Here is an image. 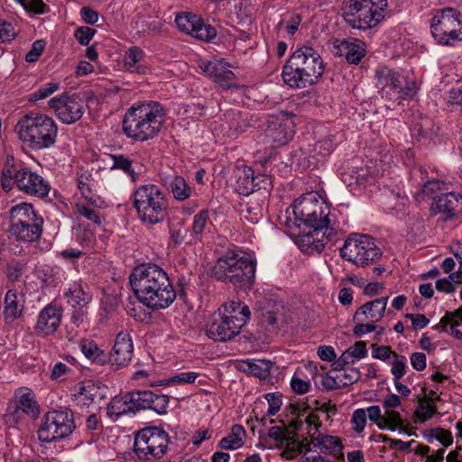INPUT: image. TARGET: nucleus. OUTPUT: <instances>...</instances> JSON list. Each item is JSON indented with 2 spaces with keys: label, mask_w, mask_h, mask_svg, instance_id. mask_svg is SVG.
I'll return each instance as SVG.
<instances>
[{
  "label": "nucleus",
  "mask_w": 462,
  "mask_h": 462,
  "mask_svg": "<svg viewBox=\"0 0 462 462\" xmlns=\"http://www.w3.org/2000/svg\"><path fill=\"white\" fill-rule=\"evenodd\" d=\"M436 412L437 407L431 402V396H424L419 400L415 416L420 422L430 420Z\"/></svg>",
  "instance_id": "a19ab883"
},
{
  "label": "nucleus",
  "mask_w": 462,
  "mask_h": 462,
  "mask_svg": "<svg viewBox=\"0 0 462 462\" xmlns=\"http://www.w3.org/2000/svg\"><path fill=\"white\" fill-rule=\"evenodd\" d=\"M14 397L16 402L10 405L5 415L6 420L12 423H17L23 414L31 418H36L40 413V406L35 399L34 393L29 388H19L16 390Z\"/></svg>",
  "instance_id": "dca6fc26"
},
{
  "label": "nucleus",
  "mask_w": 462,
  "mask_h": 462,
  "mask_svg": "<svg viewBox=\"0 0 462 462\" xmlns=\"http://www.w3.org/2000/svg\"><path fill=\"white\" fill-rule=\"evenodd\" d=\"M448 104L454 111H462V86L452 88L448 91Z\"/></svg>",
  "instance_id": "13d9d810"
},
{
  "label": "nucleus",
  "mask_w": 462,
  "mask_h": 462,
  "mask_svg": "<svg viewBox=\"0 0 462 462\" xmlns=\"http://www.w3.org/2000/svg\"><path fill=\"white\" fill-rule=\"evenodd\" d=\"M144 57L145 54L142 49L137 46H132L124 54V65L130 72L145 74L148 68L143 64Z\"/></svg>",
  "instance_id": "7c9ffc66"
},
{
  "label": "nucleus",
  "mask_w": 462,
  "mask_h": 462,
  "mask_svg": "<svg viewBox=\"0 0 462 462\" xmlns=\"http://www.w3.org/2000/svg\"><path fill=\"white\" fill-rule=\"evenodd\" d=\"M228 63L224 60H211L203 62L201 69L209 77L214 78L223 88H229L233 81L236 79V75L229 70Z\"/></svg>",
  "instance_id": "b1692460"
},
{
  "label": "nucleus",
  "mask_w": 462,
  "mask_h": 462,
  "mask_svg": "<svg viewBox=\"0 0 462 462\" xmlns=\"http://www.w3.org/2000/svg\"><path fill=\"white\" fill-rule=\"evenodd\" d=\"M199 374L196 372H182L179 374L171 376L168 379L159 381L157 383H152L154 385H169L171 383H193L199 377Z\"/></svg>",
  "instance_id": "09e8293b"
},
{
  "label": "nucleus",
  "mask_w": 462,
  "mask_h": 462,
  "mask_svg": "<svg viewBox=\"0 0 462 462\" xmlns=\"http://www.w3.org/2000/svg\"><path fill=\"white\" fill-rule=\"evenodd\" d=\"M80 348L86 357L92 359L97 364H104L106 360L105 352L101 350L93 340L82 339Z\"/></svg>",
  "instance_id": "ea45409f"
},
{
  "label": "nucleus",
  "mask_w": 462,
  "mask_h": 462,
  "mask_svg": "<svg viewBox=\"0 0 462 462\" xmlns=\"http://www.w3.org/2000/svg\"><path fill=\"white\" fill-rule=\"evenodd\" d=\"M387 0H343L342 12L346 23L354 29L375 27L383 18Z\"/></svg>",
  "instance_id": "6e6552de"
},
{
  "label": "nucleus",
  "mask_w": 462,
  "mask_h": 462,
  "mask_svg": "<svg viewBox=\"0 0 462 462\" xmlns=\"http://www.w3.org/2000/svg\"><path fill=\"white\" fill-rule=\"evenodd\" d=\"M304 441H298L293 436L289 435L282 443L276 445V448L282 449L281 457L285 460L296 458L302 451Z\"/></svg>",
  "instance_id": "e433bc0d"
},
{
  "label": "nucleus",
  "mask_w": 462,
  "mask_h": 462,
  "mask_svg": "<svg viewBox=\"0 0 462 462\" xmlns=\"http://www.w3.org/2000/svg\"><path fill=\"white\" fill-rule=\"evenodd\" d=\"M449 323H455V325L462 324V306L453 312H447L444 317L441 318L439 325L444 330L448 331L447 327Z\"/></svg>",
  "instance_id": "e2e57ef3"
},
{
  "label": "nucleus",
  "mask_w": 462,
  "mask_h": 462,
  "mask_svg": "<svg viewBox=\"0 0 462 462\" xmlns=\"http://www.w3.org/2000/svg\"><path fill=\"white\" fill-rule=\"evenodd\" d=\"M112 169H119L127 173L133 181L138 179L142 171L143 166L136 162H134L124 155H113Z\"/></svg>",
  "instance_id": "4c0bfd02"
},
{
  "label": "nucleus",
  "mask_w": 462,
  "mask_h": 462,
  "mask_svg": "<svg viewBox=\"0 0 462 462\" xmlns=\"http://www.w3.org/2000/svg\"><path fill=\"white\" fill-rule=\"evenodd\" d=\"M382 255L381 248L371 236L358 233L350 234L340 248L343 259L361 267L376 263Z\"/></svg>",
  "instance_id": "1a4fd4ad"
},
{
  "label": "nucleus",
  "mask_w": 462,
  "mask_h": 462,
  "mask_svg": "<svg viewBox=\"0 0 462 462\" xmlns=\"http://www.w3.org/2000/svg\"><path fill=\"white\" fill-rule=\"evenodd\" d=\"M376 87L381 89L382 97L398 101L411 99L417 93L414 81H407L399 72L386 66L375 69Z\"/></svg>",
  "instance_id": "9d476101"
},
{
  "label": "nucleus",
  "mask_w": 462,
  "mask_h": 462,
  "mask_svg": "<svg viewBox=\"0 0 462 462\" xmlns=\"http://www.w3.org/2000/svg\"><path fill=\"white\" fill-rule=\"evenodd\" d=\"M325 66L319 52L310 46L298 48L282 68L285 84L294 88H305L316 84L324 73Z\"/></svg>",
  "instance_id": "7ed1b4c3"
},
{
  "label": "nucleus",
  "mask_w": 462,
  "mask_h": 462,
  "mask_svg": "<svg viewBox=\"0 0 462 462\" xmlns=\"http://www.w3.org/2000/svg\"><path fill=\"white\" fill-rule=\"evenodd\" d=\"M166 113L156 101H145L132 106L125 114L124 134L137 142L153 139L161 132Z\"/></svg>",
  "instance_id": "f03ea898"
},
{
  "label": "nucleus",
  "mask_w": 462,
  "mask_h": 462,
  "mask_svg": "<svg viewBox=\"0 0 462 462\" xmlns=\"http://www.w3.org/2000/svg\"><path fill=\"white\" fill-rule=\"evenodd\" d=\"M431 34L440 44L451 45L462 41V21L460 13L453 8L438 10L431 19Z\"/></svg>",
  "instance_id": "ddd939ff"
},
{
  "label": "nucleus",
  "mask_w": 462,
  "mask_h": 462,
  "mask_svg": "<svg viewBox=\"0 0 462 462\" xmlns=\"http://www.w3.org/2000/svg\"><path fill=\"white\" fill-rule=\"evenodd\" d=\"M319 207L325 208V203L317 199L314 195L310 194L300 197L295 201L293 214L298 220L304 223L310 216L318 212V209L319 210Z\"/></svg>",
  "instance_id": "cd10ccee"
},
{
  "label": "nucleus",
  "mask_w": 462,
  "mask_h": 462,
  "mask_svg": "<svg viewBox=\"0 0 462 462\" xmlns=\"http://www.w3.org/2000/svg\"><path fill=\"white\" fill-rule=\"evenodd\" d=\"M133 413L132 406H130V402L126 400V394L123 397L114 398L106 407V414L109 418L114 420L119 419L120 416Z\"/></svg>",
  "instance_id": "58836bf2"
},
{
  "label": "nucleus",
  "mask_w": 462,
  "mask_h": 462,
  "mask_svg": "<svg viewBox=\"0 0 462 462\" xmlns=\"http://www.w3.org/2000/svg\"><path fill=\"white\" fill-rule=\"evenodd\" d=\"M64 298L71 307L79 309H83L91 300V296L84 291L80 282L69 284L64 292Z\"/></svg>",
  "instance_id": "473e14b6"
},
{
  "label": "nucleus",
  "mask_w": 462,
  "mask_h": 462,
  "mask_svg": "<svg viewBox=\"0 0 462 462\" xmlns=\"http://www.w3.org/2000/svg\"><path fill=\"white\" fill-rule=\"evenodd\" d=\"M383 419L388 423V429L390 430H400L401 431H405V427L403 426V421L401 418V415L398 411H387L383 415Z\"/></svg>",
  "instance_id": "052dcab7"
},
{
  "label": "nucleus",
  "mask_w": 462,
  "mask_h": 462,
  "mask_svg": "<svg viewBox=\"0 0 462 462\" xmlns=\"http://www.w3.org/2000/svg\"><path fill=\"white\" fill-rule=\"evenodd\" d=\"M134 344L128 331H120L115 339L110 352L109 364L114 370H119L129 365L133 358Z\"/></svg>",
  "instance_id": "6ab92c4d"
},
{
  "label": "nucleus",
  "mask_w": 462,
  "mask_h": 462,
  "mask_svg": "<svg viewBox=\"0 0 462 462\" xmlns=\"http://www.w3.org/2000/svg\"><path fill=\"white\" fill-rule=\"evenodd\" d=\"M352 374L351 378L348 380H343L341 375L337 374L336 376L325 375L322 376L321 383L327 390L338 389L342 386L351 384L359 379L360 373L358 371H352Z\"/></svg>",
  "instance_id": "79ce46f5"
},
{
  "label": "nucleus",
  "mask_w": 462,
  "mask_h": 462,
  "mask_svg": "<svg viewBox=\"0 0 462 462\" xmlns=\"http://www.w3.org/2000/svg\"><path fill=\"white\" fill-rule=\"evenodd\" d=\"M236 176V189L239 194L248 196L261 189L263 191L260 194L268 193L271 180L267 175H255L252 168L243 167L237 169Z\"/></svg>",
  "instance_id": "f3484780"
},
{
  "label": "nucleus",
  "mask_w": 462,
  "mask_h": 462,
  "mask_svg": "<svg viewBox=\"0 0 462 462\" xmlns=\"http://www.w3.org/2000/svg\"><path fill=\"white\" fill-rule=\"evenodd\" d=\"M246 436L243 426L236 424L231 428L230 433L222 438L218 443L220 448L235 450L241 448Z\"/></svg>",
  "instance_id": "72a5a7b5"
},
{
  "label": "nucleus",
  "mask_w": 462,
  "mask_h": 462,
  "mask_svg": "<svg viewBox=\"0 0 462 462\" xmlns=\"http://www.w3.org/2000/svg\"><path fill=\"white\" fill-rule=\"evenodd\" d=\"M199 22V16L192 14H179L175 18V23L180 31L191 35L197 23Z\"/></svg>",
  "instance_id": "de8ad7c7"
},
{
  "label": "nucleus",
  "mask_w": 462,
  "mask_h": 462,
  "mask_svg": "<svg viewBox=\"0 0 462 462\" xmlns=\"http://www.w3.org/2000/svg\"><path fill=\"white\" fill-rule=\"evenodd\" d=\"M372 347V356L382 361H386L390 357L393 358V355L395 354L392 351L390 346L373 345Z\"/></svg>",
  "instance_id": "774afa93"
},
{
  "label": "nucleus",
  "mask_w": 462,
  "mask_h": 462,
  "mask_svg": "<svg viewBox=\"0 0 462 462\" xmlns=\"http://www.w3.org/2000/svg\"><path fill=\"white\" fill-rule=\"evenodd\" d=\"M447 184L439 180H428L421 188V192L428 197L437 196V192H446L448 190Z\"/></svg>",
  "instance_id": "5fc2aeb1"
},
{
  "label": "nucleus",
  "mask_w": 462,
  "mask_h": 462,
  "mask_svg": "<svg viewBox=\"0 0 462 462\" xmlns=\"http://www.w3.org/2000/svg\"><path fill=\"white\" fill-rule=\"evenodd\" d=\"M171 241L174 246L182 243H190L189 230L184 226L171 229Z\"/></svg>",
  "instance_id": "bf43d9fd"
},
{
  "label": "nucleus",
  "mask_w": 462,
  "mask_h": 462,
  "mask_svg": "<svg viewBox=\"0 0 462 462\" xmlns=\"http://www.w3.org/2000/svg\"><path fill=\"white\" fill-rule=\"evenodd\" d=\"M262 199H249L245 205H242L241 213L245 219L251 223H257L263 216V205L265 203L266 194H261Z\"/></svg>",
  "instance_id": "c9c22d12"
},
{
  "label": "nucleus",
  "mask_w": 462,
  "mask_h": 462,
  "mask_svg": "<svg viewBox=\"0 0 462 462\" xmlns=\"http://www.w3.org/2000/svg\"><path fill=\"white\" fill-rule=\"evenodd\" d=\"M60 88V84L57 82H49L41 86L36 91L31 94L30 100L37 101L44 99L56 92Z\"/></svg>",
  "instance_id": "864d4df0"
},
{
  "label": "nucleus",
  "mask_w": 462,
  "mask_h": 462,
  "mask_svg": "<svg viewBox=\"0 0 462 462\" xmlns=\"http://www.w3.org/2000/svg\"><path fill=\"white\" fill-rule=\"evenodd\" d=\"M387 303L388 297H382L365 303L355 312L356 319L360 321L361 318L364 321L366 319L374 323L381 320L384 316Z\"/></svg>",
  "instance_id": "a878e982"
},
{
  "label": "nucleus",
  "mask_w": 462,
  "mask_h": 462,
  "mask_svg": "<svg viewBox=\"0 0 462 462\" xmlns=\"http://www.w3.org/2000/svg\"><path fill=\"white\" fill-rule=\"evenodd\" d=\"M169 435L157 427L144 428L134 438V452L143 461L162 458L168 450Z\"/></svg>",
  "instance_id": "9b49d317"
},
{
  "label": "nucleus",
  "mask_w": 462,
  "mask_h": 462,
  "mask_svg": "<svg viewBox=\"0 0 462 462\" xmlns=\"http://www.w3.org/2000/svg\"><path fill=\"white\" fill-rule=\"evenodd\" d=\"M46 46V42L43 40L35 41L31 48V51L26 54L25 60L27 62H34L39 60L42 55L44 48Z\"/></svg>",
  "instance_id": "338daca9"
},
{
  "label": "nucleus",
  "mask_w": 462,
  "mask_h": 462,
  "mask_svg": "<svg viewBox=\"0 0 462 462\" xmlns=\"http://www.w3.org/2000/svg\"><path fill=\"white\" fill-rule=\"evenodd\" d=\"M218 312L241 328L247 323L251 315L248 306L239 300L226 302L219 308Z\"/></svg>",
  "instance_id": "393cba45"
},
{
  "label": "nucleus",
  "mask_w": 462,
  "mask_h": 462,
  "mask_svg": "<svg viewBox=\"0 0 462 462\" xmlns=\"http://www.w3.org/2000/svg\"><path fill=\"white\" fill-rule=\"evenodd\" d=\"M49 106L66 125L79 121L85 113L83 101L76 95L62 94L49 100Z\"/></svg>",
  "instance_id": "4468645a"
},
{
  "label": "nucleus",
  "mask_w": 462,
  "mask_h": 462,
  "mask_svg": "<svg viewBox=\"0 0 462 462\" xmlns=\"http://www.w3.org/2000/svg\"><path fill=\"white\" fill-rule=\"evenodd\" d=\"M272 363L266 360H246L239 364V369L259 378H266L270 374Z\"/></svg>",
  "instance_id": "f704fd0d"
},
{
  "label": "nucleus",
  "mask_w": 462,
  "mask_h": 462,
  "mask_svg": "<svg viewBox=\"0 0 462 462\" xmlns=\"http://www.w3.org/2000/svg\"><path fill=\"white\" fill-rule=\"evenodd\" d=\"M76 212L80 217L93 222L94 224L100 226L102 224V218L96 209L82 204L76 205Z\"/></svg>",
  "instance_id": "6e6d98bb"
},
{
  "label": "nucleus",
  "mask_w": 462,
  "mask_h": 462,
  "mask_svg": "<svg viewBox=\"0 0 462 462\" xmlns=\"http://www.w3.org/2000/svg\"><path fill=\"white\" fill-rule=\"evenodd\" d=\"M37 220H43L33 210L32 204L20 203L11 208L10 209V222L11 225H19L31 222H38Z\"/></svg>",
  "instance_id": "2f4dec72"
},
{
  "label": "nucleus",
  "mask_w": 462,
  "mask_h": 462,
  "mask_svg": "<svg viewBox=\"0 0 462 462\" xmlns=\"http://www.w3.org/2000/svg\"><path fill=\"white\" fill-rule=\"evenodd\" d=\"M317 211L318 212H314L304 222L306 226L312 227L313 231L303 236L302 241L306 242L309 245H314V248L317 250H321L324 248V244L319 240L316 243L314 236H318L323 229H328L330 222L328 218L329 208L325 204V208L319 207V210L318 209Z\"/></svg>",
  "instance_id": "4be33fe9"
},
{
  "label": "nucleus",
  "mask_w": 462,
  "mask_h": 462,
  "mask_svg": "<svg viewBox=\"0 0 462 462\" xmlns=\"http://www.w3.org/2000/svg\"><path fill=\"white\" fill-rule=\"evenodd\" d=\"M23 295L16 290H9L5 297L4 317L7 323L13 322L19 318L24 309Z\"/></svg>",
  "instance_id": "c85d7f7f"
},
{
  "label": "nucleus",
  "mask_w": 462,
  "mask_h": 462,
  "mask_svg": "<svg viewBox=\"0 0 462 462\" xmlns=\"http://www.w3.org/2000/svg\"><path fill=\"white\" fill-rule=\"evenodd\" d=\"M294 134L292 119L284 112L271 115L267 120L265 138L273 146L278 147L287 144Z\"/></svg>",
  "instance_id": "2eb2a0df"
},
{
  "label": "nucleus",
  "mask_w": 462,
  "mask_h": 462,
  "mask_svg": "<svg viewBox=\"0 0 462 462\" xmlns=\"http://www.w3.org/2000/svg\"><path fill=\"white\" fill-rule=\"evenodd\" d=\"M37 221L38 222L10 225L8 231L17 241L34 242L42 233L43 220Z\"/></svg>",
  "instance_id": "bb28decb"
},
{
  "label": "nucleus",
  "mask_w": 462,
  "mask_h": 462,
  "mask_svg": "<svg viewBox=\"0 0 462 462\" xmlns=\"http://www.w3.org/2000/svg\"><path fill=\"white\" fill-rule=\"evenodd\" d=\"M208 211L201 210L193 217L192 228L189 230L190 240L199 239L208 225Z\"/></svg>",
  "instance_id": "37998d69"
},
{
  "label": "nucleus",
  "mask_w": 462,
  "mask_h": 462,
  "mask_svg": "<svg viewBox=\"0 0 462 462\" xmlns=\"http://www.w3.org/2000/svg\"><path fill=\"white\" fill-rule=\"evenodd\" d=\"M133 205L138 218L144 225L162 223L168 217L169 202L166 195L154 184L137 187L133 194Z\"/></svg>",
  "instance_id": "0eeeda50"
},
{
  "label": "nucleus",
  "mask_w": 462,
  "mask_h": 462,
  "mask_svg": "<svg viewBox=\"0 0 462 462\" xmlns=\"http://www.w3.org/2000/svg\"><path fill=\"white\" fill-rule=\"evenodd\" d=\"M366 412L364 409H357L356 410L351 418V423L353 426L354 431L356 433H361L366 424Z\"/></svg>",
  "instance_id": "680f3d73"
},
{
  "label": "nucleus",
  "mask_w": 462,
  "mask_h": 462,
  "mask_svg": "<svg viewBox=\"0 0 462 462\" xmlns=\"http://www.w3.org/2000/svg\"><path fill=\"white\" fill-rule=\"evenodd\" d=\"M14 130L18 138L34 152L49 149L57 141L58 125L43 113H27L19 119Z\"/></svg>",
  "instance_id": "20e7f679"
},
{
  "label": "nucleus",
  "mask_w": 462,
  "mask_h": 462,
  "mask_svg": "<svg viewBox=\"0 0 462 462\" xmlns=\"http://www.w3.org/2000/svg\"><path fill=\"white\" fill-rule=\"evenodd\" d=\"M146 409H150L158 414H165L169 404V397L165 394H157L152 392V398H148Z\"/></svg>",
  "instance_id": "8fccbe9b"
},
{
  "label": "nucleus",
  "mask_w": 462,
  "mask_h": 462,
  "mask_svg": "<svg viewBox=\"0 0 462 462\" xmlns=\"http://www.w3.org/2000/svg\"><path fill=\"white\" fill-rule=\"evenodd\" d=\"M76 429L74 414L69 409L48 411L38 430L41 442L51 443L69 437Z\"/></svg>",
  "instance_id": "f8f14e48"
},
{
  "label": "nucleus",
  "mask_w": 462,
  "mask_h": 462,
  "mask_svg": "<svg viewBox=\"0 0 462 462\" xmlns=\"http://www.w3.org/2000/svg\"><path fill=\"white\" fill-rule=\"evenodd\" d=\"M256 262L240 250H227L217 258L211 268L212 275L218 281L236 287L251 286L255 278Z\"/></svg>",
  "instance_id": "423d86ee"
},
{
  "label": "nucleus",
  "mask_w": 462,
  "mask_h": 462,
  "mask_svg": "<svg viewBox=\"0 0 462 462\" xmlns=\"http://www.w3.org/2000/svg\"><path fill=\"white\" fill-rule=\"evenodd\" d=\"M148 398H152V391H136L126 394V400L132 406L133 413L145 410L148 405Z\"/></svg>",
  "instance_id": "c03bdc74"
},
{
  "label": "nucleus",
  "mask_w": 462,
  "mask_h": 462,
  "mask_svg": "<svg viewBox=\"0 0 462 462\" xmlns=\"http://www.w3.org/2000/svg\"><path fill=\"white\" fill-rule=\"evenodd\" d=\"M170 189L173 197L178 200H184L190 196L191 189L184 178L174 176L170 183Z\"/></svg>",
  "instance_id": "a18cd8bd"
},
{
  "label": "nucleus",
  "mask_w": 462,
  "mask_h": 462,
  "mask_svg": "<svg viewBox=\"0 0 462 462\" xmlns=\"http://www.w3.org/2000/svg\"><path fill=\"white\" fill-rule=\"evenodd\" d=\"M364 43L358 40L336 39L332 43V52L344 56L347 62L357 64L365 56Z\"/></svg>",
  "instance_id": "5701e85b"
},
{
  "label": "nucleus",
  "mask_w": 462,
  "mask_h": 462,
  "mask_svg": "<svg viewBox=\"0 0 462 462\" xmlns=\"http://www.w3.org/2000/svg\"><path fill=\"white\" fill-rule=\"evenodd\" d=\"M261 323L266 326L268 330L273 331L277 329L279 317L276 312L273 310L263 311L260 316Z\"/></svg>",
  "instance_id": "0e129e2a"
},
{
  "label": "nucleus",
  "mask_w": 462,
  "mask_h": 462,
  "mask_svg": "<svg viewBox=\"0 0 462 462\" xmlns=\"http://www.w3.org/2000/svg\"><path fill=\"white\" fill-rule=\"evenodd\" d=\"M1 186L5 192L16 188L19 191L40 199L46 198L51 185L42 176L14 157L7 156L1 172Z\"/></svg>",
  "instance_id": "39448f33"
},
{
  "label": "nucleus",
  "mask_w": 462,
  "mask_h": 462,
  "mask_svg": "<svg viewBox=\"0 0 462 462\" xmlns=\"http://www.w3.org/2000/svg\"><path fill=\"white\" fill-rule=\"evenodd\" d=\"M265 399L268 402V415H275L282 406V395L279 393H269L265 395Z\"/></svg>",
  "instance_id": "69168bd1"
},
{
  "label": "nucleus",
  "mask_w": 462,
  "mask_h": 462,
  "mask_svg": "<svg viewBox=\"0 0 462 462\" xmlns=\"http://www.w3.org/2000/svg\"><path fill=\"white\" fill-rule=\"evenodd\" d=\"M191 36L201 41L208 42L217 36V31L215 27L204 23V21L199 17V22L193 32H191Z\"/></svg>",
  "instance_id": "49530a36"
},
{
  "label": "nucleus",
  "mask_w": 462,
  "mask_h": 462,
  "mask_svg": "<svg viewBox=\"0 0 462 462\" xmlns=\"http://www.w3.org/2000/svg\"><path fill=\"white\" fill-rule=\"evenodd\" d=\"M391 365V374L393 380L402 378L407 373V359L404 356L394 354Z\"/></svg>",
  "instance_id": "3c124183"
},
{
  "label": "nucleus",
  "mask_w": 462,
  "mask_h": 462,
  "mask_svg": "<svg viewBox=\"0 0 462 462\" xmlns=\"http://www.w3.org/2000/svg\"><path fill=\"white\" fill-rule=\"evenodd\" d=\"M431 215H440L444 221L454 219L462 213V195L455 191H446L436 196L430 208Z\"/></svg>",
  "instance_id": "a211bd4d"
},
{
  "label": "nucleus",
  "mask_w": 462,
  "mask_h": 462,
  "mask_svg": "<svg viewBox=\"0 0 462 462\" xmlns=\"http://www.w3.org/2000/svg\"><path fill=\"white\" fill-rule=\"evenodd\" d=\"M99 392V387L92 381H83L75 386L73 400L79 407H89Z\"/></svg>",
  "instance_id": "c756f323"
},
{
  "label": "nucleus",
  "mask_w": 462,
  "mask_h": 462,
  "mask_svg": "<svg viewBox=\"0 0 462 462\" xmlns=\"http://www.w3.org/2000/svg\"><path fill=\"white\" fill-rule=\"evenodd\" d=\"M129 282L138 300L152 310L167 309L176 299L168 273L155 263L134 267Z\"/></svg>",
  "instance_id": "f257e3e1"
},
{
  "label": "nucleus",
  "mask_w": 462,
  "mask_h": 462,
  "mask_svg": "<svg viewBox=\"0 0 462 462\" xmlns=\"http://www.w3.org/2000/svg\"><path fill=\"white\" fill-rule=\"evenodd\" d=\"M62 310L54 304H48L39 313L35 325L38 336L48 337L54 334L60 326Z\"/></svg>",
  "instance_id": "412c9836"
},
{
  "label": "nucleus",
  "mask_w": 462,
  "mask_h": 462,
  "mask_svg": "<svg viewBox=\"0 0 462 462\" xmlns=\"http://www.w3.org/2000/svg\"><path fill=\"white\" fill-rule=\"evenodd\" d=\"M242 328L236 322L228 320L219 312L212 316L211 320L206 327L207 336L217 342H226L233 339L240 334Z\"/></svg>",
  "instance_id": "aec40b11"
},
{
  "label": "nucleus",
  "mask_w": 462,
  "mask_h": 462,
  "mask_svg": "<svg viewBox=\"0 0 462 462\" xmlns=\"http://www.w3.org/2000/svg\"><path fill=\"white\" fill-rule=\"evenodd\" d=\"M321 444L320 450L324 453L336 455L343 448L340 439L335 436L327 435Z\"/></svg>",
  "instance_id": "4d7b16f0"
},
{
  "label": "nucleus",
  "mask_w": 462,
  "mask_h": 462,
  "mask_svg": "<svg viewBox=\"0 0 462 462\" xmlns=\"http://www.w3.org/2000/svg\"><path fill=\"white\" fill-rule=\"evenodd\" d=\"M353 321L356 324L353 328V333L356 337H361L365 334L375 331L378 328V326L374 325V322L369 321L365 319L363 321V319L360 318V321L356 319V315L354 314Z\"/></svg>",
  "instance_id": "603ef678"
}]
</instances>
